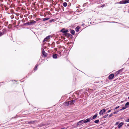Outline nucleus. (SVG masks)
<instances>
[{"label":"nucleus","mask_w":129,"mask_h":129,"mask_svg":"<svg viewBox=\"0 0 129 129\" xmlns=\"http://www.w3.org/2000/svg\"><path fill=\"white\" fill-rule=\"evenodd\" d=\"M108 114H107V115H105L104 116V118H106L107 117V116H108Z\"/></svg>","instance_id":"obj_34"},{"label":"nucleus","mask_w":129,"mask_h":129,"mask_svg":"<svg viewBox=\"0 0 129 129\" xmlns=\"http://www.w3.org/2000/svg\"><path fill=\"white\" fill-rule=\"evenodd\" d=\"M63 105L65 106H69V101L67 102L63 103Z\"/></svg>","instance_id":"obj_11"},{"label":"nucleus","mask_w":129,"mask_h":129,"mask_svg":"<svg viewBox=\"0 0 129 129\" xmlns=\"http://www.w3.org/2000/svg\"><path fill=\"white\" fill-rule=\"evenodd\" d=\"M125 121L127 122H129V119H127V120H125Z\"/></svg>","instance_id":"obj_42"},{"label":"nucleus","mask_w":129,"mask_h":129,"mask_svg":"<svg viewBox=\"0 0 129 129\" xmlns=\"http://www.w3.org/2000/svg\"><path fill=\"white\" fill-rule=\"evenodd\" d=\"M36 23V21L33 20H31L30 22V25H33L35 24Z\"/></svg>","instance_id":"obj_13"},{"label":"nucleus","mask_w":129,"mask_h":129,"mask_svg":"<svg viewBox=\"0 0 129 129\" xmlns=\"http://www.w3.org/2000/svg\"><path fill=\"white\" fill-rule=\"evenodd\" d=\"M84 123V122L83 120H82L79 121L77 123V125L78 126L79 125H81Z\"/></svg>","instance_id":"obj_4"},{"label":"nucleus","mask_w":129,"mask_h":129,"mask_svg":"<svg viewBox=\"0 0 129 129\" xmlns=\"http://www.w3.org/2000/svg\"><path fill=\"white\" fill-rule=\"evenodd\" d=\"M35 121H30L28 122L27 123V124H33L34 123Z\"/></svg>","instance_id":"obj_16"},{"label":"nucleus","mask_w":129,"mask_h":129,"mask_svg":"<svg viewBox=\"0 0 129 129\" xmlns=\"http://www.w3.org/2000/svg\"><path fill=\"white\" fill-rule=\"evenodd\" d=\"M61 7H62V8H63V7L62 6H61Z\"/></svg>","instance_id":"obj_47"},{"label":"nucleus","mask_w":129,"mask_h":129,"mask_svg":"<svg viewBox=\"0 0 129 129\" xmlns=\"http://www.w3.org/2000/svg\"><path fill=\"white\" fill-rule=\"evenodd\" d=\"M42 54L45 57L47 56V53H46L45 51V50L44 49H43L42 50Z\"/></svg>","instance_id":"obj_8"},{"label":"nucleus","mask_w":129,"mask_h":129,"mask_svg":"<svg viewBox=\"0 0 129 129\" xmlns=\"http://www.w3.org/2000/svg\"><path fill=\"white\" fill-rule=\"evenodd\" d=\"M119 107V106H118V107H116V108H115V109H116L118 108Z\"/></svg>","instance_id":"obj_40"},{"label":"nucleus","mask_w":129,"mask_h":129,"mask_svg":"<svg viewBox=\"0 0 129 129\" xmlns=\"http://www.w3.org/2000/svg\"><path fill=\"white\" fill-rule=\"evenodd\" d=\"M54 46H55L54 44L53 43H52L51 44V47L52 48H53L54 47Z\"/></svg>","instance_id":"obj_28"},{"label":"nucleus","mask_w":129,"mask_h":129,"mask_svg":"<svg viewBox=\"0 0 129 129\" xmlns=\"http://www.w3.org/2000/svg\"><path fill=\"white\" fill-rule=\"evenodd\" d=\"M99 120H95L94 121V122L96 123H97L99 122Z\"/></svg>","instance_id":"obj_29"},{"label":"nucleus","mask_w":129,"mask_h":129,"mask_svg":"<svg viewBox=\"0 0 129 129\" xmlns=\"http://www.w3.org/2000/svg\"><path fill=\"white\" fill-rule=\"evenodd\" d=\"M80 28V27L79 26H77L76 27V32H78L79 31V29Z\"/></svg>","instance_id":"obj_23"},{"label":"nucleus","mask_w":129,"mask_h":129,"mask_svg":"<svg viewBox=\"0 0 129 129\" xmlns=\"http://www.w3.org/2000/svg\"><path fill=\"white\" fill-rule=\"evenodd\" d=\"M3 35L2 34V33L0 31V37L2 35Z\"/></svg>","instance_id":"obj_36"},{"label":"nucleus","mask_w":129,"mask_h":129,"mask_svg":"<svg viewBox=\"0 0 129 129\" xmlns=\"http://www.w3.org/2000/svg\"><path fill=\"white\" fill-rule=\"evenodd\" d=\"M124 4L129 3V0H124Z\"/></svg>","instance_id":"obj_25"},{"label":"nucleus","mask_w":129,"mask_h":129,"mask_svg":"<svg viewBox=\"0 0 129 129\" xmlns=\"http://www.w3.org/2000/svg\"><path fill=\"white\" fill-rule=\"evenodd\" d=\"M112 116L113 115L112 114H111L109 115V117H112Z\"/></svg>","instance_id":"obj_43"},{"label":"nucleus","mask_w":129,"mask_h":129,"mask_svg":"<svg viewBox=\"0 0 129 129\" xmlns=\"http://www.w3.org/2000/svg\"><path fill=\"white\" fill-rule=\"evenodd\" d=\"M62 129H65V127H64L63 128H62Z\"/></svg>","instance_id":"obj_46"},{"label":"nucleus","mask_w":129,"mask_h":129,"mask_svg":"<svg viewBox=\"0 0 129 129\" xmlns=\"http://www.w3.org/2000/svg\"><path fill=\"white\" fill-rule=\"evenodd\" d=\"M114 77V74H111L108 77V78L110 80L112 79H113Z\"/></svg>","instance_id":"obj_5"},{"label":"nucleus","mask_w":129,"mask_h":129,"mask_svg":"<svg viewBox=\"0 0 129 129\" xmlns=\"http://www.w3.org/2000/svg\"><path fill=\"white\" fill-rule=\"evenodd\" d=\"M119 122H117L116 123H115V125H117V124H119Z\"/></svg>","instance_id":"obj_41"},{"label":"nucleus","mask_w":129,"mask_h":129,"mask_svg":"<svg viewBox=\"0 0 129 129\" xmlns=\"http://www.w3.org/2000/svg\"><path fill=\"white\" fill-rule=\"evenodd\" d=\"M118 111H114L113 112V114H116L118 112Z\"/></svg>","instance_id":"obj_38"},{"label":"nucleus","mask_w":129,"mask_h":129,"mask_svg":"<svg viewBox=\"0 0 129 129\" xmlns=\"http://www.w3.org/2000/svg\"><path fill=\"white\" fill-rule=\"evenodd\" d=\"M9 9V8H7V7L6 8H5V10L6 11H7L8 10V9Z\"/></svg>","instance_id":"obj_39"},{"label":"nucleus","mask_w":129,"mask_h":129,"mask_svg":"<svg viewBox=\"0 0 129 129\" xmlns=\"http://www.w3.org/2000/svg\"><path fill=\"white\" fill-rule=\"evenodd\" d=\"M63 5L64 7H66L67 5V4L66 2H65L63 3Z\"/></svg>","instance_id":"obj_22"},{"label":"nucleus","mask_w":129,"mask_h":129,"mask_svg":"<svg viewBox=\"0 0 129 129\" xmlns=\"http://www.w3.org/2000/svg\"><path fill=\"white\" fill-rule=\"evenodd\" d=\"M71 5V4L70 3H69L68 4V7H70Z\"/></svg>","instance_id":"obj_32"},{"label":"nucleus","mask_w":129,"mask_h":129,"mask_svg":"<svg viewBox=\"0 0 129 129\" xmlns=\"http://www.w3.org/2000/svg\"><path fill=\"white\" fill-rule=\"evenodd\" d=\"M123 124L124 123L122 122H121L118 125V128L122 126V125H123Z\"/></svg>","instance_id":"obj_15"},{"label":"nucleus","mask_w":129,"mask_h":129,"mask_svg":"<svg viewBox=\"0 0 129 129\" xmlns=\"http://www.w3.org/2000/svg\"><path fill=\"white\" fill-rule=\"evenodd\" d=\"M128 99L129 100V96L128 97Z\"/></svg>","instance_id":"obj_48"},{"label":"nucleus","mask_w":129,"mask_h":129,"mask_svg":"<svg viewBox=\"0 0 129 129\" xmlns=\"http://www.w3.org/2000/svg\"><path fill=\"white\" fill-rule=\"evenodd\" d=\"M97 116V114H95L92 117V119H94Z\"/></svg>","instance_id":"obj_24"},{"label":"nucleus","mask_w":129,"mask_h":129,"mask_svg":"<svg viewBox=\"0 0 129 129\" xmlns=\"http://www.w3.org/2000/svg\"><path fill=\"white\" fill-rule=\"evenodd\" d=\"M7 32V30L6 29H3L2 30V32L3 35L5 34Z\"/></svg>","instance_id":"obj_10"},{"label":"nucleus","mask_w":129,"mask_h":129,"mask_svg":"<svg viewBox=\"0 0 129 129\" xmlns=\"http://www.w3.org/2000/svg\"><path fill=\"white\" fill-rule=\"evenodd\" d=\"M127 107H126V106H125L124 107H123L122 109H120V111H121L122 110L125 109H126Z\"/></svg>","instance_id":"obj_26"},{"label":"nucleus","mask_w":129,"mask_h":129,"mask_svg":"<svg viewBox=\"0 0 129 129\" xmlns=\"http://www.w3.org/2000/svg\"><path fill=\"white\" fill-rule=\"evenodd\" d=\"M129 105V102L126 103V104H125V106L127 107V105Z\"/></svg>","instance_id":"obj_30"},{"label":"nucleus","mask_w":129,"mask_h":129,"mask_svg":"<svg viewBox=\"0 0 129 129\" xmlns=\"http://www.w3.org/2000/svg\"><path fill=\"white\" fill-rule=\"evenodd\" d=\"M38 64H37L35 66L34 69V70L35 71H36L37 69V67H38Z\"/></svg>","instance_id":"obj_18"},{"label":"nucleus","mask_w":129,"mask_h":129,"mask_svg":"<svg viewBox=\"0 0 129 129\" xmlns=\"http://www.w3.org/2000/svg\"><path fill=\"white\" fill-rule=\"evenodd\" d=\"M30 22H28L26 23V24H27L28 25H30Z\"/></svg>","instance_id":"obj_33"},{"label":"nucleus","mask_w":129,"mask_h":129,"mask_svg":"<svg viewBox=\"0 0 129 129\" xmlns=\"http://www.w3.org/2000/svg\"><path fill=\"white\" fill-rule=\"evenodd\" d=\"M20 20H19L17 22V26H18L19 25V24H20Z\"/></svg>","instance_id":"obj_31"},{"label":"nucleus","mask_w":129,"mask_h":129,"mask_svg":"<svg viewBox=\"0 0 129 129\" xmlns=\"http://www.w3.org/2000/svg\"><path fill=\"white\" fill-rule=\"evenodd\" d=\"M16 20H15L14 21L13 23V25H14V27H15L17 26L16 24Z\"/></svg>","instance_id":"obj_14"},{"label":"nucleus","mask_w":129,"mask_h":129,"mask_svg":"<svg viewBox=\"0 0 129 129\" xmlns=\"http://www.w3.org/2000/svg\"><path fill=\"white\" fill-rule=\"evenodd\" d=\"M65 29V28H63L60 31V32L64 33V34L65 33H68L69 31L68 29H66V30Z\"/></svg>","instance_id":"obj_2"},{"label":"nucleus","mask_w":129,"mask_h":129,"mask_svg":"<svg viewBox=\"0 0 129 129\" xmlns=\"http://www.w3.org/2000/svg\"><path fill=\"white\" fill-rule=\"evenodd\" d=\"M54 21V20L53 19H51V20H50L49 21V22H52L53 21Z\"/></svg>","instance_id":"obj_35"},{"label":"nucleus","mask_w":129,"mask_h":129,"mask_svg":"<svg viewBox=\"0 0 129 129\" xmlns=\"http://www.w3.org/2000/svg\"><path fill=\"white\" fill-rule=\"evenodd\" d=\"M72 101H73V103H74V102H75V100H74Z\"/></svg>","instance_id":"obj_45"},{"label":"nucleus","mask_w":129,"mask_h":129,"mask_svg":"<svg viewBox=\"0 0 129 129\" xmlns=\"http://www.w3.org/2000/svg\"><path fill=\"white\" fill-rule=\"evenodd\" d=\"M58 55L57 54H54L53 55L52 57L53 58L56 59L57 58Z\"/></svg>","instance_id":"obj_12"},{"label":"nucleus","mask_w":129,"mask_h":129,"mask_svg":"<svg viewBox=\"0 0 129 129\" xmlns=\"http://www.w3.org/2000/svg\"><path fill=\"white\" fill-rule=\"evenodd\" d=\"M106 110L105 109H103L101 110L99 112V114L100 115H102L103 113L105 112Z\"/></svg>","instance_id":"obj_6"},{"label":"nucleus","mask_w":129,"mask_h":129,"mask_svg":"<svg viewBox=\"0 0 129 129\" xmlns=\"http://www.w3.org/2000/svg\"><path fill=\"white\" fill-rule=\"evenodd\" d=\"M8 27L9 28H12V25L11 24H9L8 26Z\"/></svg>","instance_id":"obj_27"},{"label":"nucleus","mask_w":129,"mask_h":129,"mask_svg":"<svg viewBox=\"0 0 129 129\" xmlns=\"http://www.w3.org/2000/svg\"><path fill=\"white\" fill-rule=\"evenodd\" d=\"M128 13H129V11H128Z\"/></svg>","instance_id":"obj_49"},{"label":"nucleus","mask_w":129,"mask_h":129,"mask_svg":"<svg viewBox=\"0 0 129 129\" xmlns=\"http://www.w3.org/2000/svg\"><path fill=\"white\" fill-rule=\"evenodd\" d=\"M111 110H109L108 111V113H109V112H110L111 111Z\"/></svg>","instance_id":"obj_44"},{"label":"nucleus","mask_w":129,"mask_h":129,"mask_svg":"<svg viewBox=\"0 0 129 129\" xmlns=\"http://www.w3.org/2000/svg\"><path fill=\"white\" fill-rule=\"evenodd\" d=\"M124 69V68H122L118 71L115 72V76H117L121 73L123 71Z\"/></svg>","instance_id":"obj_1"},{"label":"nucleus","mask_w":129,"mask_h":129,"mask_svg":"<svg viewBox=\"0 0 129 129\" xmlns=\"http://www.w3.org/2000/svg\"><path fill=\"white\" fill-rule=\"evenodd\" d=\"M84 121V123H87L88 122H89L90 121V118H87L86 120H83Z\"/></svg>","instance_id":"obj_9"},{"label":"nucleus","mask_w":129,"mask_h":129,"mask_svg":"<svg viewBox=\"0 0 129 129\" xmlns=\"http://www.w3.org/2000/svg\"><path fill=\"white\" fill-rule=\"evenodd\" d=\"M64 35L66 37L68 38L69 37L71 38L72 36V35L71 34L69 33H65Z\"/></svg>","instance_id":"obj_3"},{"label":"nucleus","mask_w":129,"mask_h":129,"mask_svg":"<svg viewBox=\"0 0 129 129\" xmlns=\"http://www.w3.org/2000/svg\"><path fill=\"white\" fill-rule=\"evenodd\" d=\"M117 3L120 4H124V0L121 1L120 2H119L118 3Z\"/></svg>","instance_id":"obj_21"},{"label":"nucleus","mask_w":129,"mask_h":129,"mask_svg":"<svg viewBox=\"0 0 129 129\" xmlns=\"http://www.w3.org/2000/svg\"><path fill=\"white\" fill-rule=\"evenodd\" d=\"M70 32L73 35H74L75 34V31L74 30H71Z\"/></svg>","instance_id":"obj_19"},{"label":"nucleus","mask_w":129,"mask_h":129,"mask_svg":"<svg viewBox=\"0 0 129 129\" xmlns=\"http://www.w3.org/2000/svg\"><path fill=\"white\" fill-rule=\"evenodd\" d=\"M105 6V4H104L103 5H102L101 6V7H104Z\"/></svg>","instance_id":"obj_37"},{"label":"nucleus","mask_w":129,"mask_h":129,"mask_svg":"<svg viewBox=\"0 0 129 129\" xmlns=\"http://www.w3.org/2000/svg\"><path fill=\"white\" fill-rule=\"evenodd\" d=\"M50 36H48L47 37H46L43 40V42H44L45 41H48V40L50 39Z\"/></svg>","instance_id":"obj_7"},{"label":"nucleus","mask_w":129,"mask_h":129,"mask_svg":"<svg viewBox=\"0 0 129 129\" xmlns=\"http://www.w3.org/2000/svg\"><path fill=\"white\" fill-rule=\"evenodd\" d=\"M50 18H45L43 19V21H45L49 20L50 19Z\"/></svg>","instance_id":"obj_17"},{"label":"nucleus","mask_w":129,"mask_h":129,"mask_svg":"<svg viewBox=\"0 0 129 129\" xmlns=\"http://www.w3.org/2000/svg\"><path fill=\"white\" fill-rule=\"evenodd\" d=\"M69 105H73L74 104V103H73V101H69Z\"/></svg>","instance_id":"obj_20"}]
</instances>
